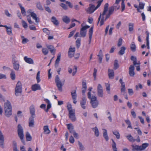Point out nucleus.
<instances>
[{
    "label": "nucleus",
    "instance_id": "obj_1",
    "mask_svg": "<svg viewBox=\"0 0 151 151\" xmlns=\"http://www.w3.org/2000/svg\"><path fill=\"white\" fill-rule=\"evenodd\" d=\"M5 115L7 117H9L12 114V106L10 102L7 100L4 105Z\"/></svg>",
    "mask_w": 151,
    "mask_h": 151
},
{
    "label": "nucleus",
    "instance_id": "obj_2",
    "mask_svg": "<svg viewBox=\"0 0 151 151\" xmlns=\"http://www.w3.org/2000/svg\"><path fill=\"white\" fill-rule=\"evenodd\" d=\"M17 133L18 136L21 141L24 145H25V142L24 140V131L22 127L20 124L17 126Z\"/></svg>",
    "mask_w": 151,
    "mask_h": 151
},
{
    "label": "nucleus",
    "instance_id": "obj_3",
    "mask_svg": "<svg viewBox=\"0 0 151 151\" xmlns=\"http://www.w3.org/2000/svg\"><path fill=\"white\" fill-rule=\"evenodd\" d=\"M22 92V84L21 82L20 81H19L17 83L15 88V94L16 96H18L21 95Z\"/></svg>",
    "mask_w": 151,
    "mask_h": 151
},
{
    "label": "nucleus",
    "instance_id": "obj_4",
    "mask_svg": "<svg viewBox=\"0 0 151 151\" xmlns=\"http://www.w3.org/2000/svg\"><path fill=\"white\" fill-rule=\"evenodd\" d=\"M55 82L59 90L61 91H62V87L63 86L64 83L61 82L58 75H56V76L55 78Z\"/></svg>",
    "mask_w": 151,
    "mask_h": 151
},
{
    "label": "nucleus",
    "instance_id": "obj_5",
    "mask_svg": "<svg viewBox=\"0 0 151 151\" xmlns=\"http://www.w3.org/2000/svg\"><path fill=\"white\" fill-rule=\"evenodd\" d=\"M109 6V4L108 3H106L105 4L104 6V10L102 14H100V16L98 18V21L97 24H98L99 23L101 18V19L104 20V16L106 14V13L108 10Z\"/></svg>",
    "mask_w": 151,
    "mask_h": 151
},
{
    "label": "nucleus",
    "instance_id": "obj_6",
    "mask_svg": "<svg viewBox=\"0 0 151 151\" xmlns=\"http://www.w3.org/2000/svg\"><path fill=\"white\" fill-rule=\"evenodd\" d=\"M15 56L14 55L12 56V64L13 68L15 70L18 71L19 67V64L18 60L15 59Z\"/></svg>",
    "mask_w": 151,
    "mask_h": 151
},
{
    "label": "nucleus",
    "instance_id": "obj_7",
    "mask_svg": "<svg viewBox=\"0 0 151 151\" xmlns=\"http://www.w3.org/2000/svg\"><path fill=\"white\" fill-rule=\"evenodd\" d=\"M90 103L91 104L92 107L93 108H96L99 104L96 97L95 96H92V99H91V100Z\"/></svg>",
    "mask_w": 151,
    "mask_h": 151
},
{
    "label": "nucleus",
    "instance_id": "obj_8",
    "mask_svg": "<svg viewBox=\"0 0 151 151\" xmlns=\"http://www.w3.org/2000/svg\"><path fill=\"white\" fill-rule=\"evenodd\" d=\"M90 27V26L88 25H86L83 27L81 28L80 32V37H85L86 35V29Z\"/></svg>",
    "mask_w": 151,
    "mask_h": 151
},
{
    "label": "nucleus",
    "instance_id": "obj_9",
    "mask_svg": "<svg viewBox=\"0 0 151 151\" xmlns=\"http://www.w3.org/2000/svg\"><path fill=\"white\" fill-rule=\"evenodd\" d=\"M97 95L100 97H103V90L102 86L100 84H98L97 88Z\"/></svg>",
    "mask_w": 151,
    "mask_h": 151
},
{
    "label": "nucleus",
    "instance_id": "obj_10",
    "mask_svg": "<svg viewBox=\"0 0 151 151\" xmlns=\"http://www.w3.org/2000/svg\"><path fill=\"white\" fill-rule=\"evenodd\" d=\"M96 10L95 6L91 4H90L89 7L86 9V12L89 14L93 13Z\"/></svg>",
    "mask_w": 151,
    "mask_h": 151
},
{
    "label": "nucleus",
    "instance_id": "obj_11",
    "mask_svg": "<svg viewBox=\"0 0 151 151\" xmlns=\"http://www.w3.org/2000/svg\"><path fill=\"white\" fill-rule=\"evenodd\" d=\"M68 116L69 118L72 122H75L76 121V118L75 111H70L69 112H68Z\"/></svg>",
    "mask_w": 151,
    "mask_h": 151
},
{
    "label": "nucleus",
    "instance_id": "obj_12",
    "mask_svg": "<svg viewBox=\"0 0 151 151\" xmlns=\"http://www.w3.org/2000/svg\"><path fill=\"white\" fill-rule=\"evenodd\" d=\"M4 137L3 135L0 130V147L2 148H4Z\"/></svg>",
    "mask_w": 151,
    "mask_h": 151
},
{
    "label": "nucleus",
    "instance_id": "obj_13",
    "mask_svg": "<svg viewBox=\"0 0 151 151\" xmlns=\"http://www.w3.org/2000/svg\"><path fill=\"white\" fill-rule=\"evenodd\" d=\"M135 68L134 65H131L129 68V74L130 76H134L135 73L134 71Z\"/></svg>",
    "mask_w": 151,
    "mask_h": 151
},
{
    "label": "nucleus",
    "instance_id": "obj_14",
    "mask_svg": "<svg viewBox=\"0 0 151 151\" xmlns=\"http://www.w3.org/2000/svg\"><path fill=\"white\" fill-rule=\"evenodd\" d=\"M30 113L31 114V116L32 117H35L36 116L35 114V110L34 106L33 105H32L30 107Z\"/></svg>",
    "mask_w": 151,
    "mask_h": 151
},
{
    "label": "nucleus",
    "instance_id": "obj_15",
    "mask_svg": "<svg viewBox=\"0 0 151 151\" xmlns=\"http://www.w3.org/2000/svg\"><path fill=\"white\" fill-rule=\"evenodd\" d=\"M131 60L133 61V63L134 65L136 66L137 65H139L140 62L139 61L137 62V58L136 56H132L131 57Z\"/></svg>",
    "mask_w": 151,
    "mask_h": 151
},
{
    "label": "nucleus",
    "instance_id": "obj_16",
    "mask_svg": "<svg viewBox=\"0 0 151 151\" xmlns=\"http://www.w3.org/2000/svg\"><path fill=\"white\" fill-rule=\"evenodd\" d=\"M86 103V100L85 96L83 97L81 100L80 101V104L82 108L83 109H85L86 107L85 106Z\"/></svg>",
    "mask_w": 151,
    "mask_h": 151
},
{
    "label": "nucleus",
    "instance_id": "obj_17",
    "mask_svg": "<svg viewBox=\"0 0 151 151\" xmlns=\"http://www.w3.org/2000/svg\"><path fill=\"white\" fill-rule=\"evenodd\" d=\"M35 117H30L29 119V126L30 127H33L35 124L34 118Z\"/></svg>",
    "mask_w": 151,
    "mask_h": 151
},
{
    "label": "nucleus",
    "instance_id": "obj_18",
    "mask_svg": "<svg viewBox=\"0 0 151 151\" xmlns=\"http://www.w3.org/2000/svg\"><path fill=\"white\" fill-rule=\"evenodd\" d=\"M60 54H59L57 56V59L55 60V67L56 69L58 68V67L59 64L60 59Z\"/></svg>",
    "mask_w": 151,
    "mask_h": 151
},
{
    "label": "nucleus",
    "instance_id": "obj_19",
    "mask_svg": "<svg viewBox=\"0 0 151 151\" xmlns=\"http://www.w3.org/2000/svg\"><path fill=\"white\" fill-rule=\"evenodd\" d=\"M32 89L34 91H35L38 90H40L41 89L40 85L37 84L33 85L32 86Z\"/></svg>",
    "mask_w": 151,
    "mask_h": 151
},
{
    "label": "nucleus",
    "instance_id": "obj_20",
    "mask_svg": "<svg viewBox=\"0 0 151 151\" xmlns=\"http://www.w3.org/2000/svg\"><path fill=\"white\" fill-rule=\"evenodd\" d=\"M24 60L27 63L29 64H33L34 61L33 60L30 58H28L27 56L24 57Z\"/></svg>",
    "mask_w": 151,
    "mask_h": 151
},
{
    "label": "nucleus",
    "instance_id": "obj_21",
    "mask_svg": "<svg viewBox=\"0 0 151 151\" xmlns=\"http://www.w3.org/2000/svg\"><path fill=\"white\" fill-rule=\"evenodd\" d=\"M93 27L92 26L90 29L89 31V44H90L91 42L92 35L93 33Z\"/></svg>",
    "mask_w": 151,
    "mask_h": 151
},
{
    "label": "nucleus",
    "instance_id": "obj_22",
    "mask_svg": "<svg viewBox=\"0 0 151 151\" xmlns=\"http://www.w3.org/2000/svg\"><path fill=\"white\" fill-rule=\"evenodd\" d=\"M30 15L33 19L35 20L36 22H39V19L37 17V15L36 14L33 12H30Z\"/></svg>",
    "mask_w": 151,
    "mask_h": 151
},
{
    "label": "nucleus",
    "instance_id": "obj_23",
    "mask_svg": "<svg viewBox=\"0 0 151 151\" xmlns=\"http://www.w3.org/2000/svg\"><path fill=\"white\" fill-rule=\"evenodd\" d=\"M108 76L109 78L112 79L114 76V72L113 70L109 69Z\"/></svg>",
    "mask_w": 151,
    "mask_h": 151
},
{
    "label": "nucleus",
    "instance_id": "obj_24",
    "mask_svg": "<svg viewBox=\"0 0 151 151\" xmlns=\"http://www.w3.org/2000/svg\"><path fill=\"white\" fill-rule=\"evenodd\" d=\"M126 49V48L124 46H122L120 48V50L118 52V54L122 55L124 54L125 52V51Z\"/></svg>",
    "mask_w": 151,
    "mask_h": 151
},
{
    "label": "nucleus",
    "instance_id": "obj_25",
    "mask_svg": "<svg viewBox=\"0 0 151 151\" xmlns=\"http://www.w3.org/2000/svg\"><path fill=\"white\" fill-rule=\"evenodd\" d=\"M44 132L45 134H48L50 133V131L49 129L48 126L47 125L44 126L43 127Z\"/></svg>",
    "mask_w": 151,
    "mask_h": 151
},
{
    "label": "nucleus",
    "instance_id": "obj_26",
    "mask_svg": "<svg viewBox=\"0 0 151 151\" xmlns=\"http://www.w3.org/2000/svg\"><path fill=\"white\" fill-rule=\"evenodd\" d=\"M131 146L132 147V150L133 151H137L139 150H141L140 146H139L138 145H132Z\"/></svg>",
    "mask_w": 151,
    "mask_h": 151
},
{
    "label": "nucleus",
    "instance_id": "obj_27",
    "mask_svg": "<svg viewBox=\"0 0 151 151\" xmlns=\"http://www.w3.org/2000/svg\"><path fill=\"white\" fill-rule=\"evenodd\" d=\"M51 21L55 25H58L59 24L58 21L56 19V17L54 16L52 17L51 18Z\"/></svg>",
    "mask_w": 151,
    "mask_h": 151
},
{
    "label": "nucleus",
    "instance_id": "obj_28",
    "mask_svg": "<svg viewBox=\"0 0 151 151\" xmlns=\"http://www.w3.org/2000/svg\"><path fill=\"white\" fill-rule=\"evenodd\" d=\"M63 21L66 24H68L70 21V18L67 16H64L62 18Z\"/></svg>",
    "mask_w": 151,
    "mask_h": 151
},
{
    "label": "nucleus",
    "instance_id": "obj_29",
    "mask_svg": "<svg viewBox=\"0 0 151 151\" xmlns=\"http://www.w3.org/2000/svg\"><path fill=\"white\" fill-rule=\"evenodd\" d=\"M126 137L130 142H133L136 141L135 139L133 138L130 134H129L127 136H126Z\"/></svg>",
    "mask_w": 151,
    "mask_h": 151
},
{
    "label": "nucleus",
    "instance_id": "obj_30",
    "mask_svg": "<svg viewBox=\"0 0 151 151\" xmlns=\"http://www.w3.org/2000/svg\"><path fill=\"white\" fill-rule=\"evenodd\" d=\"M92 130L94 132L95 134L96 137H98L99 135V130L96 127L92 128Z\"/></svg>",
    "mask_w": 151,
    "mask_h": 151
},
{
    "label": "nucleus",
    "instance_id": "obj_31",
    "mask_svg": "<svg viewBox=\"0 0 151 151\" xmlns=\"http://www.w3.org/2000/svg\"><path fill=\"white\" fill-rule=\"evenodd\" d=\"M116 7V6L113 5L109 8V13L112 14L114 12V10Z\"/></svg>",
    "mask_w": 151,
    "mask_h": 151
},
{
    "label": "nucleus",
    "instance_id": "obj_32",
    "mask_svg": "<svg viewBox=\"0 0 151 151\" xmlns=\"http://www.w3.org/2000/svg\"><path fill=\"white\" fill-rule=\"evenodd\" d=\"M26 137L27 141H30L32 139V137L28 132H27L26 134Z\"/></svg>",
    "mask_w": 151,
    "mask_h": 151
},
{
    "label": "nucleus",
    "instance_id": "obj_33",
    "mask_svg": "<svg viewBox=\"0 0 151 151\" xmlns=\"http://www.w3.org/2000/svg\"><path fill=\"white\" fill-rule=\"evenodd\" d=\"M104 132L103 133V136L106 141H108L109 140V137L107 135V131L106 129H104Z\"/></svg>",
    "mask_w": 151,
    "mask_h": 151
},
{
    "label": "nucleus",
    "instance_id": "obj_34",
    "mask_svg": "<svg viewBox=\"0 0 151 151\" xmlns=\"http://www.w3.org/2000/svg\"><path fill=\"white\" fill-rule=\"evenodd\" d=\"M136 46L134 42H132L130 45V48L131 50L133 52H135L136 51Z\"/></svg>",
    "mask_w": 151,
    "mask_h": 151
},
{
    "label": "nucleus",
    "instance_id": "obj_35",
    "mask_svg": "<svg viewBox=\"0 0 151 151\" xmlns=\"http://www.w3.org/2000/svg\"><path fill=\"white\" fill-rule=\"evenodd\" d=\"M149 146V144L147 143H145L142 144V146H140V150H145L146 147Z\"/></svg>",
    "mask_w": 151,
    "mask_h": 151
},
{
    "label": "nucleus",
    "instance_id": "obj_36",
    "mask_svg": "<svg viewBox=\"0 0 151 151\" xmlns=\"http://www.w3.org/2000/svg\"><path fill=\"white\" fill-rule=\"evenodd\" d=\"M13 151H19V150H18L17 148V143L15 141H14L13 142Z\"/></svg>",
    "mask_w": 151,
    "mask_h": 151
},
{
    "label": "nucleus",
    "instance_id": "obj_37",
    "mask_svg": "<svg viewBox=\"0 0 151 151\" xmlns=\"http://www.w3.org/2000/svg\"><path fill=\"white\" fill-rule=\"evenodd\" d=\"M81 38H78L76 42V45L77 48H78L81 45Z\"/></svg>",
    "mask_w": 151,
    "mask_h": 151
},
{
    "label": "nucleus",
    "instance_id": "obj_38",
    "mask_svg": "<svg viewBox=\"0 0 151 151\" xmlns=\"http://www.w3.org/2000/svg\"><path fill=\"white\" fill-rule=\"evenodd\" d=\"M129 30V32H131L134 29V24L132 23H129L128 24Z\"/></svg>",
    "mask_w": 151,
    "mask_h": 151
},
{
    "label": "nucleus",
    "instance_id": "obj_39",
    "mask_svg": "<svg viewBox=\"0 0 151 151\" xmlns=\"http://www.w3.org/2000/svg\"><path fill=\"white\" fill-rule=\"evenodd\" d=\"M67 108L68 111V112H69L70 111H75L74 109H72L71 104L69 103H68L67 104Z\"/></svg>",
    "mask_w": 151,
    "mask_h": 151
},
{
    "label": "nucleus",
    "instance_id": "obj_40",
    "mask_svg": "<svg viewBox=\"0 0 151 151\" xmlns=\"http://www.w3.org/2000/svg\"><path fill=\"white\" fill-rule=\"evenodd\" d=\"M11 72L10 73L11 78L12 80H14L15 78V73L13 70H11Z\"/></svg>",
    "mask_w": 151,
    "mask_h": 151
},
{
    "label": "nucleus",
    "instance_id": "obj_41",
    "mask_svg": "<svg viewBox=\"0 0 151 151\" xmlns=\"http://www.w3.org/2000/svg\"><path fill=\"white\" fill-rule=\"evenodd\" d=\"M114 69L116 70L119 67V65L118 63V61L117 60H115L114 63Z\"/></svg>",
    "mask_w": 151,
    "mask_h": 151
},
{
    "label": "nucleus",
    "instance_id": "obj_42",
    "mask_svg": "<svg viewBox=\"0 0 151 151\" xmlns=\"http://www.w3.org/2000/svg\"><path fill=\"white\" fill-rule=\"evenodd\" d=\"M113 133L114 135L116 136L117 139H119L120 137V135L119 133L117 131L115 130L113 132Z\"/></svg>",
    "mask_w": 151,
    "mask_h": 151
},
{
    "label": "nucleus",
    "instance_id": "obj_43",
    "mask_svg": "<svg viewBox=\"0 0 151 151\" xmlns=\"http://www.w3.org/2000/svg\"><path fill=\"white\" fill-rule=\"evenodd\" d=\"M78 144L79 147V149L81 151H83L84 150L85 147L83 145L82 143L80 142L79 141L78 142Z\"/></svg>",
    "mask_w": 151,
    "mask_h": 151
},
{
    "label": "nucleus",
    "instance_id": "obj_44",
    "mask_svg": "<svg viewBox=\"0 0 151 151\" xmlns=\"http://www.w3.org/2000/svg\"><path fill=\"white\" fill-rule=\"evenodd\" d=\"M6 32L8 35H12V28L11 27H9L6 29Z\"/></svg>",
    "mask_w": 151,
    "mask_h": 151
},
{
    "label": "nucleus",
    "instance_id": "obj_45",
    "mask_svg": "<svg viewBox=\"0 0 151 151\" xmlns=\"http://www.w3.org/2000/svg\"><path fill=\"white\" fill-rule=\"evenodd\" d=\"M105 86L106 90L109 91L108 92V93H110V92L109 91L110 90V84L108 83H106Z\"/></svg>",
    "mask_w": 151,
    "mask_h": 151
},
{
    "label": "nucleus",
    "instance_id": "obj_46",
    "mask_svg": "<svg viewBox=\"0 0 151 151\" xmlns=\"http://www.w3.org/2000/svg\"><path fill=\"white\" fill-rule=\"evenodd\" d=\"M40 71H38L37 73V76H36V79L37 81V83H39L40 81Z\"/></svg>",
    "mask_w": 151,
    "mask_h": 151
},
{
    "label": "nucleus",
    "instance_id": "obj_47",
    "mask_svg": "<svg viewBox=\"0 0 151 151\" xmlns=\"http://www.w3.org/2000/svg\"><path fill=\"white\" fill-rule=\"evenodd\" d=\"M71 94L72 99L76 98L77 95L76 90L74 91V92H71Z\"/></svg>",
    "mask_w": 151,
    "mask_h": 151
},
{
    "label": "nucleus",
    "instance_id": "obj_48",
    "mask_svg": "<svg viewBox=\"0 0 151 151\" xmlns=\"http://www.w3.org/2000/svg\"><path fill=\"white\" fill-rule=\"evenodd\" d=\"M73 70V71L72 73V75L74 76L76 73L77 70V67L76 66H74Z\"/></svg>",
    "mask_w": 151,
    "mask_h": 151
},
{
    "label": "nucleus",
    "instance_id": "obj_49",
    "mask_svg": "<svg viewBox=\"0 0 151 151\" xmlns=\"http://www.w3.org/2000/svg\"><path fill=\"white\" fill-rule=\"evenodd\" d=\"M22 23L23 27L24 28H26L28 27L27 24V22L24 21L22 20Z\"/></svg>",
    "mask_w": 151,
    "mask_h": 151
},
{
    "label": "nucleus",
    "instance_id": "obj_50",
    "mask_svg": "<svg viewBox=\"0 0 151 151\" xmlns=\"http://www.w3.org/2000/svg\"><path fill=\"white\" fill-rule=\"evenodd\" d=\"M37 7L39 9L43 10V9L40 2L38 3L37 4Z\"/></svg>",
    "mask_w": 151,
    "mask_h": 151
},
{
    "label": "nucleus",
    "instance_id": "obj_51",
    "mask_svg": "<svg viewBox=\"0 0 151 151\" xmlns=\"http://www.w3.org/2000/svg\"><path fill=\"white\" fill-rule=\"evenodd\" d=\"M42 52L45 55H46L48 54V51L47 49L42 48Z\"/></svg>",
    "mask_w": 151,
    "mask_h": 151
},
{
    "label": "nucleus",
    "instance_id": "obj_52",
    "mask_svg": "<svg viewBox=\"0 0 151 151\" xmlns=\"http://www.w3.org/2000/svg\"><path fill=\"white\" fill-rule=\"evenodd\" d=\"M122 38H120L118 41L117 46L118 47H120L122 44Z\"/></svg>",
    "mask_w": 151,
    "mask_h": 151
},
{
    "label": "nucleus",
    "instance_id": "obj_53",
    "mask_svg": "<svg viewBox=\"0 0 151 151\" xmlns=\"http://www.w3.org/2000/svg\"><path fill=\"white\" fill-rule=\"evenodd\" d=\"M44 7L45 10L48 13H50L51 12V10L48 6H44Z\"/></svg>",
    "mask_w": 151,
    "mask_h": 151
},
{
    "label": "nucleus",
    "instance_id": "obj_54",
    "mask_svg": "<svg viewBox=\"0 0 151 151\" xmlns=\"http://www.w3.org/2000/svg\"><path fill=\"white\" fill-rule=\"evenodd\" d=\"M4 13L8 17H10L11 16V14L9 13L7 9L5 10Z\"/></svg>",
    "mask_w": 151,
    "mask_h": 151
},
{
    "label": "nucleus",
    "instance_id": "obj_55",
    "mask_svg": "<svg viewBox=\"0 0 151 151\" xmlns=\"http://www.w3.org/2000/svg\"><path fill=\"white\" fill-rule=\"evenodd\" d=\"M60 6L65 10H67L68 9L67 6L64 3H61V4H60Z\"/></svg>",
    "mask_w": 151,
    "mask_h": 151
},
{
    "label": "nucleus",
    "instance_id": "obj_56",
    "mask_svg": "<svg viewBox=\"0 0 151 151\" xmlns=\"http://www.w3.org/2000/svg\"><path fill=\"white\" fill-rule=\"evenodd\" d=\"M76 31V29L72 31H71L69 34L68 37L70 38L74 34L75 31Z\"/></svg>",
    "mask_w": 151,
    "mask_h": 151
},
{
    "label": "nucleus",
    "instance_id": "obj_57",
    "mask_svg": "<svg viewBox=\"0 0 151 151\" xmlns=\"http://www.w3.org/2000/svg\"><path fill=\"white\" fill-rule=\"evenodd\" d=\"M69 141L72 143H73L74 142V139L73 136H71L69 138Z\"/></svg>",
    "mask_w": 151,
    "mask_h": 151
},
{
    "label": "nucleus",
    "instance_id": "obj_58",
    "mask_svg": "<svg viewBox=\"0 0 151 151\" xmlns=\"http://www.w3.org/2000/svg\"><path fill=\"white\" fill-rule=\"evenodd\" d=\"M51 105L50 103L47 104V109L45 110L46 112H47L48 111L49 109L51 108Z\"/></svg>",
    "mask_w": 151,
    "mask_h": 151
},
{
    "label": "nucleus",
    "instance_id": "obj_59",
    "mask_svg": "<svg viewBox=\"0 0 151 151\" xmlns=\"http://www.w3.org/2000/svg\"><path fill=\"white\" fill-rule=\"evenodd\" d=\"M68 129V130L73 129V126L71 124H69L67 125Z\"/></svg>",
    "mask_w": 151,
    "mask_h": 151
},
{
    "label": "nucleus",
    "instance_id": "obj_60",
    "mask_svg": "<svg viewBox=\"0 0 151 151\" xmlns=\"http://www.w3.org/2000/svg\"><path fill=\"white\" fill-rule=\"evenodd\" d=\"M43 32L47 34V35H49L50 33L49 32V30L47 28H44L43 29Z\"/></svg>",
    "mask_w": 151,
    "mask_h": 151
},
{
    "label": "nucleus",
    "instance_id": "obj_61",
    "mask_svg": "<svg viewBox=\"0 0 151 151\" xmlns=\"http://www.w3.org/2000/svg\"><path fill=\"white\" fill-rule=\"evenodd\" d=\"M21 9V13L24 16H25L26 12L24 7L22 8Z\"/></svg>",
    "mask_w": 151,
    "mask_h": 151
},
{
    "label": "nucleus",
    "instance_id": "obj_62",
    "mask_svg": "<svg viewBox=\"0 0 151 151\" xmlns=\"http://www.w3.org/2000/svg\"><path fill=\"white\" fill-rule=\"evenodd\" d=\"M144 4L140 3L139 4V7L140 9H143L144 8Z\"/></svg>",
    "mask_w": 151,
    "mask_h": 151
},
{
    "label": "nucleus",
    "instance_id": "obj_63",
    "mask_svg": "<svg viewBox=\"0 0 151 151\" xmlns=\"http://www.w3.org/2000/svg\"><path fill=\"white\" fill-rule=\"evenodd\" d=\"M97 69L96 68L94 69V72L93 74V76L94 78L95 79H96V74L97 72Z\"/></svg>",
    "mask_w": 151,
    "mask_h": 151
},
{
    "label": "nucleus",
    "instance_id": "obj_64",
    "mask_svg": "<svg viewBox=\"0 0 151 151\" xmlns=\"http://www.w3.org/2000/svg\"><path fill=\"white\" fill-rule=\"evenodd\" d=\"M27 20L28 22L30 24H32V21L31 19V18L30 17L29 15H28L27 16Z\"/></svg>",
    "mask_w": 151,
    "mask_h": 151
}]
</instances>
